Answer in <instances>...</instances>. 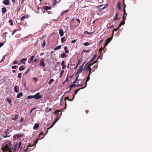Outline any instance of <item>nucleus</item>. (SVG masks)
I'll return each instance as SVG.
<instances>
[{
	"mask_svg": "<svg viewBox=\"0 0 152 152\" xmlns=\"http://www.w3.org/2000/svg\"><path fill=\"white\" fill-rule=\"evenodd\" d=\"M24 118H21L20 121V123H21L23 121Z\"/></svg>",
	"mask_w": 152,
	"mask_h": 152,
	"instance_id": "56",
	"label": "nucleus"
},
{
	"mask_svg": "<svg viewBox=\"0 0 152 152\" xmlns=\"http://www.w3.org/2000/svg\"><path fill=\"white\" fill-rule=\"evenodd\" d=\"M61 110H56L54 112L55 114H57V118H58L59 117V116L60 115V113L61 112Z\"/></svg>",
	"mask_w": 152,
	"mask_h": 152,
	"instance_id": "8",
	"label": "nucleus"
},
{
	"mask_svg": "<svg viewBox=\"0 0 152 152\" xmlns=\"http://www.w3.org/2000/svg\"><path fill=\"white\" fill-rule=\"evenodd\" d=\"M4 44V42H0V48L1 46L3 45Z\"/></svg>",
	"mask_w": 152,
	"mask_h": 152,
	"instance_id": "55",
	"label": "nucleus"
},
{
	"mask_svg": "<svg viewBox=\"0 0 152 152\" xmlns=\"http://www.w3.org/2000/svg\"><path fill=\"white\" fill-rule=\"evenodd\" d=\"M107 6L108 4H106L103 8H101L100 10L102 11L103 10L105 9L106 7Z\"/></svg>",
	"mask_w": 152,
	"mask_h": 152,
	"instance_id": "34",
	"label": "nucleus"
},
{
	"mask_svg": "<svg viewBox=\"0 0 152 152\" xmlns=\"http://www.w3.org/2000/svg\"><path fill=\"white\" fill-rule=\"evenodd\" d=\"M39 126V124L38 123H36L35 124L34 127H33V129H37Z\"/></svg>",
	"mask_w": 152,
	"mask_h": 152,
	"instance_id": "17",
	"label": "nucleus"
},
{
	"mask_svg": "<svg viewBox=\"0 0 152 152\" xmlns=\"http://www.w3.org/2000/svg\"><path fill=\"white\" fill-rule=\"evenodd\" d=\"M64 99H65V107H66V99H67L68 101H70V100L71 99H69V98L68 97V96H67V97H65L64 98Z\"/></svg>",
	"mask_w": 152,
	"mask_h": 152,
	"instance_id": "20",
	"label": "nucleus"
},
{
	"mask_svg": "<svg viewBox=\"0 0 152 152\" xmlns=\"http://www.w3.org/2000/svg\"><path fill=\"white\" fill-rule=\"evenodd\" d=\"M39 65L40 66H42L43 67H44L45 66V62L43 60H42V59H41L40 60Z\"/></svg>",
	"mask_w": 152,
	"mask_h": 152,
	"instance_id": "9",
	"label": "nucleus"
},
{
	"mask_svg": "<svg viewBox=\"0 0 152 152\" xmlns=\"http://www.w3.org/2000/svg\"><path fill=\"white\" fill-rule=\"evenodd\" d=\"M102 48H100L99 49V52H100V53H100L101 54H102Z\"/></svg>",
	"mask_w": 152,
	"mask_h": 152,
	"instance_id": "62",
	"label": "nucleus"
},
{
	"mask_svg": "<svg viewBox=\"0 0 152 152\" xmlns=\"http://www.w3.org/2000/svg\"><path fill=\"white\" fill-rule=\"evenodd\" d=\"M18 30H14L12 32V35H13L16 32H17V31H18Z\"/></svg>",
	"mask_w": 152,
	"mask_h": 152,
	"instance_id": "48",
	"label": "nucleus"
},
{
	"mask_svg": "<svg viewBox=\"0 0 152 152\" xmlns=\"http://www.w3.org/2000/svg\"><path fill=\"white\" fill-rule=\"evenodd\" d=\"M14 91L16 93H18L19 92V90L17 89V86H15L14 87Z\"/></svg>",
	"mask_w": 152,
	"mask_h": 152,
	"instance_id": "26",
	"label": "nucleus"
},
{
	"mask_svg": "<svg viewBox=\"0 0 152 152\" xmlns=\"http://www.w3.org/2000/svg\"><path fill=\"white\" fill-rule=\"evenodd\" d=\"M61 45H59L56 47L54 49V50H58L60 49L61 48Z\"/></svg>",
	"mask_w": 152,
	"mask_h": 152,
	"instance_id": "21",
	"label": "nucleus"
},
{
	"mask_svg": "<svg viewBox=\"0 0 152 152\" xmlns=\"http://www.w3.org/2000/svg\"><path fill=\"white\" fill-rule=\"evenodd\" d=\"M59 33L61 37L63 36L64 34V32L63 30L62 29L60 30L59 31Z\"/></svg>",
	"mask_w": 152,
	"mask_h": 152,
	"instance_id": "15",
	"label": "nucleus"
},
{
	"mask_svg": "<svg viewBox=\"0 0 152 152\" xmlns=\"http://www.w3.org/2000/svg\"><path fill=\"white\" fill-rule=\"evenodd\" d=\"M85 87H81V88H80V89H77L76 90H75V95H76V94H77L78 92V91H79L80 89H83Z\"/></svg>",
	"mask_w": 152,
	"mask_h": 152,
	"instance_id": "24",
	"label": "nucleus"
},
{
	"mask_svg": "<svg viewBox=\"0 0 152 152\" xmlns=\"http://www.w3.org/2000/svg\"><path fill=\"white\" fill-rule=\"evenodd\" d=\"M81 82H82V84H79L78 85H77V86H83V84L84 83V80L81 79Z\"/></svg>",
	"mask_w": 152,
	"mask_h": 152,
	"instance_id": "25",
	"label": "nucleus"
},
{
	"mask_svg": "<svg viewBox=\"0 0 152 152\" xmlns=\"http://www.w3.org/2000/svg\"><path fill=\"white\" fill-rule=\"evenodd\" d=\"M49 25L47 23H45L42 26V28H45L46 27L48 26Z\"/></svg>",
	"mask_w": 152,
	"mask_h": 152,
	"instance_id": "30",
	"label": "nucleus"
},
{
	"mask_svg": "<svg viewBox=\"0 0 152 152\" xmlns=\"http://www.w3.org/2000/svg\"><path fill=\"white\" fill-rule=\"evenodd\" d=\"M35 56H32L31 57V61H32L33 60V58H34Z\"/></svg>",
	"mask_w": 152,
	"mask_h": 152,
	"instance_id": "52",
	"label": "nucleus"
},
{
	"mask_svg": "<svg viewBox=\"0 0 152 152\" xmlns=\"http://www.w3.org/2000/svg\"><path fill=\"white\" fill-rule=\"evenodd\" d=\"M18 67V66L15 65V66H12V69H16Z\"/></svg>",
	"mask_w": 152,
	"mask_h": 152,
	"instance_id": "39",
	"label": "nucleus"
},
{
	"mask_svg": "<svg viewBox=\"0 0 152 152\" xmlns=\"http://www.w3.org/2000/svg\"><path fill=\"white\" fill-rule=\"evenodd\" d=\"M17 136L18 138H20L21 137L23 136V135L22 133H19L17 134Z\"/></svg>",
	"mask_w": 152,
	"mask_h": 152,
	"instance_id": "28",
	"label": "nucleus"
},
{
	"mask_svg": "<svg viewBox=\"0 0 152 152\" xmlns=\"http://www.w3.org/2000/svg\"><path fill=\"white\" fill-rule=\"evenodd\" d=\"M90 79V78L89 77H87V78L86 79V85H85V86H84V87L85 88L86 87V86H87V82L89 81V80Z\"/></svg>",
	"mask_w": 152,
	"mask_h": 152,
	"instance_id": "32",
	"label": "nucleus"
},
{
	"mask_svg": "<svg viewBox=\"0 0 152 152\" xmlns=\"http://www.w3.org/2000/svg\"><path fill=\"white\" fill-rule=\"evenodd\" d=\"M75 86H77V85L76 84H72L69 86L67 87V89L68 88H69V91H67L66 92V93H69L70 91H71L72 88V87H74Z\"/></svg>",
	"mask_w": 152,
	"mask_h": 152,
	"instance_id": "5",
	"label": "nucleus"
},
{
	"mask_svg": "<svg viewBox=\"0 0 152 152\" xmlns=\"http://www.w3.org/2000/svg\"><path fill=\"white\" fill-rule=\"evenodd\" d=\"M43 138V136L42 135V133H41L39 134L38 139L41 140Z\"/></svg>",
	"mask_w": 152,
	"mask_h": 152,
	"instance_id": "23",
	"label": "nucleus"
},
{
	"mask_svg": "<svg viewBox=\"0 0 152 152\" xmlns=\"http://www.w3.org/2000/svg\"><path fill=\"white\" fill-rule=\"evenodd\" d=\"M18 115H17L15 116V118H14L12 119V120L15 121L16 120V119H18Z\"/></svg>",
	"mask_w": 152,
	"mask_h": 152,
	"instance_id": "43",
	"label": "nucleus"
},
{
	"mask_svg": "<svg viewBox=\"0 0 152 152\" xmlns=\"http://www.w3.org/2000/svg\"><path fill=\"white\" fill-rule=\"evenodd\" d=\"M61 41L62 43H63V41H65V39L63 37H62L61 39Z\"/></svg>",
	"mask_w": 152,
	"mask_h": 152,
	"instance_id": "54",
	"label": "nucleus"
},
{
	"mask_svg": "<svg viewBox=\"0 0 152 152\" xmlns=\"http://www.w3.org/2000/svg\"><path fill=\"white\" fill-rule=\"evenodd\" d=\"M54 81V80L53 79H50L48 81V84L49 85L51 84L52 82H53Z\"/></svg>",
	"mask_w": 152,
	"mask_h": 152,
	"instance_id": "27",
	"label": "nucleus"
},
{
	"mask_svg": "<svg viewBox=\"0 0 152 152\" xmlns=\"http://www.w3.org/2000/svg\"><path fill=\"white\" fill-rule=\"evenodd\" d=\"M53 6H54L56 5V4L57 3V1L56 0H54L53 1Z\"/></svg>",
	"mask_w": 152,
	"mask_h": 152,
	"instance_id": "38",
	"label": "nucleus"
},
{
	"mask_svg": "<svg viewBox=\"0 0 152 152\" xmlns=\"http://www.w3.org/2000/svg\"><path fill=\"white\" fill-rule=\"evenodd\" d=\"M21 75L22 73H19L18 75V77L19 78H20L21 77Z\"/></svg>",
	"mask_w": 152,
	"mask_h": 152,
	"instance_id": "50",
	"label": "nucleus"
},
{
	"mask_svg": "<svg viewBox=\"0 0 152 152\" xmlns=\"http://www.w3.org/2000/svg\"><path fill=\"white\" fill-rule=\"evenodd\" d=\"M85 64V62H84L83 64L81 65L79 67V68L77 69V71L76 72V75H77V74H79L81 73L83 71V67L84 66V65Z\"/></svg>",
	"mask_w": 152,
	"mask_h": 152,
	"instance_id": "3",
	"label": "nucleus"
},
{
	"mask_svg": "<svg viewBox=\"0 0 152 152\" xmlns=\"http://www.w3.org/2000/svg\"><path fill=\"white\" fill-rule=\"evenodd\" d=\"M5 56H4L3 57L2 59L0 61V62H2L4 60V59H5Z\"/></svg>",
	"mask_w": 152,
	"mask_h": 152,
	"instance_id": "51",
	"label": "nucleus"
},
{
	"mask_svg": "<svg viewBox=\"0 0 152 152\" xmlns=\"http://www.w3.org/2000/svg\"><path fill=\"white\" fill-rule=\"evenodd\" d=\"M88 69L89 70V74H91V67H88V69H87L86 70V72L87 71Z\"/></svg>",
	"mask_w": 152,
	"mask_h": 152,
	"instance_id": "44",
	"label": "nucleus"
},
{
	"mask_svg": "<svg viewBox=\"0 0 152 152\" xmlns=\"http://www.w3.org/2000/svg\"><path fill=\"white\" fill-rule=\"evenodd\" d=\"M96 54H95L94 55V56L89 61V63H91L92 62H93L94 60L95 57H96Z\"/></svg>",
	"mask_w": 152,
	"mask_h": 152,
	"instance_id": "19",
	"label": "nucleus"
},
{
	"mask_svg": "<svg viewBox=\"0 0 152 152\" xmlns=\"http://www.w3.org/2000/svg\"><path fill=\"white\" fill-rule=\"evenodd\" d=\"M113 38H108L106 40V42L104 45V47H106L108 44L110 42V41L112 40Z\"/></svg>",
	"mask_w": 152,
	"mask_h": 152,
	"instance_id": "7",
	"label": "nucleus"
},
{
	"mask_svg": "<svg viewBox=\"0 0 152 152\" xmlns=\"http://www.w3.org/2000/svg\"><path fill=\"white\" fill-rule=\"evenodd\" d=\"M52 7H48L45 6L43 7V9L45 10H48L51 9Z\"/></svg>",
	"mask_w": 152,
	"mask_h": 152,
	"instance_id": "13",
	"label": "nucleus"
},
{
	"mask_svg": "<svg viewBox=\"0 0 152 152\" xmlns=\"http://www.w3.org/2000/svg\"><path fill=\"white\" fill-rule=\"evenodd\" d=\"M17 63L18 61L16 60H15L13 61V63L12 64H17Z\"/></svg>",
	"mask_w": 152,
	"mask_h": 152,
	"instance_id": "53",
	"label": "nucleus"
},
{
	"mask_svg": "<svg viewBox=\"0 0 152 152\" xmlns=\"http://www.w3.org/2000/svg\"><path fill=\"white\" fill-rule=\"evenodd\" d=\"M77 41V40H72L71 42V43H74L76 42Z\"/></svg>",
	"mask_w": 152,
	"mask_h": 152,
	"instance_id": "60",
	"label": "nucleus"
},
{
	"mask_svg": "<svg viewBox=\"0 0 152 152\" xmlns=\"http://www.w3.org/2000/svg\"><path fill=\"white\" fill-rule=\"evenodd\" d=\"M66 56V54L64 53L63 54H61V57L62 58H65Z\"/></svg>",
	"mask_w": 152,
	"mask_h": 152,
	"instance_id": "22",
	"label": "nucleus"
},
{
	"mask_svg": "<svg viewBox=\"0 0 152 152\" xmlns=\"http://www.w3.org/2000/svg\"><path fill=\"white\" fill-rule=\"evenodd\" d=\"M3 3L6 5H8L10 4L9 0H4L3 1Z\"/></svg>",
	"mask_w": 152,
	"mask_h": 152,
	"instance_id": "10",
	"label": "nucleus"
},
{
	"mask_svg": "<svg viewBox=\"0 0 152 152\" xmlns=\"http://www.w3.org/2000/svg\"><path fill=\"white\" fill-rule=\"evenodd\" d=\"M69 11V10H65L63 11L61 14V16H62L63 15H64L65 13L68 12Z\"/></svg>",
	"mask_w": 152,
	"mask_h": 152,
	"instance_id": "18",
	"label": "nucleus"
},
{
	"mask_svg": "<svg viewBox=\"0 0 152 152\" xmlns=\"http://www.w3.org/2000/svg\"><path fill=\"white\" fill-rule=\"evenodd\" d=\"M23 95V94L22 92L19 93L16 96L17 98H19Z\"/></svg>",
	"mask_w": 152,
	"mask_h": 152,
	"instance_id": "16",
	"label": "nucleus"
},
{
	"mask_svg": "<svg viewBox=\"0 0 152 152\" xmlns=\"http://www.w3.org/2000/svg\"><path fill=\"white\" fill-rule=\"evenodd\" d=\"M7 102L9 103L10 104L12 102V101L11 99H9V98H7Z\"/></svg>",
	"mask_w": 152,
	"mask_h": 152,
	"instance_id": "36",
	"label": "nucleus"
},
{
	"mask_svg": "<svg viewBox=\"0 0 152 152\" xmlns=\"http://www.w3.org/2000/svg\"><path fill=\"white\" fill-rule=\"evenodd\" d=\"M118 8L120 10H121V5H120V3L119 2H118Z\"/></svg>",
	"mask_w": 152,
	"mask_h": 152,
	"instance_id": "49",
	"label": "nucleus"
},
{
	"mask_svg": "<svg viewBox=\"0 0 152 152\" xmlns=\"http://www.w3.org/2000/svg\"><path fill=\"white\" fill-rule=\"evenodd\" d=\"M9 23H11L10 25L11 26L13 25V23L12 20V19L10 20H9Z\"/></svg>",
	"mask_w": 152,
	"mask_h": 152,
	"instance_id": "42",
	"label": "nucleus"
},
{
	"mask_svg": "<svg viewBox=\"0 0 152 152\" xmlns=\"http://www.w3.org/2000/svg\"><path fill=\"white\" fill-rule=\"evenodd\" d=\"M32 98H34V95L33 96L29 95V96H28L27 99H31Z\"/></svg>",
	"mask_w": 152,
	"mask_h": 152,
	"instance_id": "35",
	"label": "nucleus"
},
{
	"mask_svg": "<svg viewBox=\"0 0 152 152\" xmlns=\"http://www.w3.org/2000/svg\"><path fill=\"white\" fill-rule=\"evenodd\" d=\"M125 23H124V22H123V23H122V22H121V23H120V24L119 25L118 28H119L122 25H123Z\"/></svg>",
	"mask_w": 152,
	"mask_h": 152,
	"instance_id": "47",
	"label": "nucleus"
},
{
	"mask_svg": "<svg viewBox=\"0 0 152 152\" xmlns=\"http://www.w3.org/2000/svg\"><path fill=\"white\" fill-rule=\"evenodd\" d=\"M27 60V59L26 58H22L20 60V62H23V61H26Z\"/></svg>",
	"mask_w": 152,
	"mask_h": 152,
	"instance_id": "37",
	"label": "nucleus"
},
{
	"mask_svg": "<svg viewBox=\"0 0 152 152\" xmlns=\"http://www.w3.org/2000/svg\"><path fill=\"white\" fill-rule=\"evenodd\" d=\"M38 140H36L34 142V143L33 144L31 145V144H30L28 146V149H29L31 150H33L35 148V147L31 149L30 148L32 147L33 146H34L36 145V144L38 142Z\"/></svg>",
	"mask_w": 152,
	"mask_h": 152,
	"instance_id": "2",
	"label": "nucleus"
},
{
	"mask_svg": "<svg viewBox=\"0 0 152 152\" xmlns=\"http://www.w3.org/2000/svg\"><path fill=\"white\" fill-rule=\"evenodd\" d=\"M78 77H79V76H78L77 77H76V79H75V80L76 81H77V80H78V81H80V80L81 81V80H78Z\"/></svg>",
	"mask_w": 152,
	"mask_h": 152,
	"instance_id": "58",
	"label": "nucleus"
},
{
	"mask_svg": "<svg viewBox=\"0 0 152 152\" xmlns=\"http://www.w3.org/2000/svg\"><path fill=\"white\" fill-rule=\"evenodd\" d=\"M6 136H3V137L4 138H6V137H9L10 136V135H7V133H8V132L7 131L6 132Z\"/></svg>",
	"mask_w": 152,
	"mask_h": 152,
	"instance_id": "40",
	"label": "nucleus"
},
{
	"mask_svg": "<svg viewBox=\"0 0 152 152\" xmlns=\"http://www.w3.org/2000/svg\"><path fill=\"white\" fill-rule=\"evenodd\" d=\"M118 29H119V28H117L114 29L113 30V31H117V30H118Z\"/></svg>",
	"mask_w": 152,
	"mask_h": 152,
	"instance_id": "57",
	"label": "nucleus"
},
{
	"mask_svg": "<svg viewBox=\"0 0 152 152\" xmlns=\"http://www.w3.org/2000/svg\"><path fill=\"white\" fill-rule=\"evenodd\" d=\"M64 70H62V71H61V72L60 73V76L59 77V78H60L62 77V74L64 73Z\"/></svg>",
	"mask_w": 152,
	"mask_h": 152,
	"instance_id": "33",
	"label": "nucleus"
},
{
	"mask_svg": "<svg viewBox=\"0 0 152 152\" xmlns=\"http://www.w3.org/2000/svg\"><path fill=\"white\" fill-rule=\"evenodd\" d=\"M124 15H123V20L124 21V23H125L124 20H126V18L125 17V15H126V17L127 15V13L126 12V10H124Z\"/></svg>",
	"mask_w": 152,
	"mask_h": 152,
	"instance_id": "11",
	"label": "nucleus"
},
{
	"mask_svg": "<svg viewBox=\"0 0 152 152\" xmlns=\"http://www.w3.org/2000/svg\"><path fill=\"white\" fill-rule=\"evenodd\" d=\"M25 69V68L23 67V66H20L19 68V70L20 71H22L24 70Z\"/></svg>",
	"mask_w": 152,
	"mask_h": 152,
	"instance_id": "31",
	"label": "nucleus"
},
{
	"mask_svg": "<svg viewBox=\"0 0 152 152\" xmlns=\"http://www.w3.org/2000/svg\"><path fill=\"white\" fill-rule=\"evenodd\" d=\"M5 147L7 149V151L10 150L11 149H12L14 151H16L17 146L14 145L13 146V145L11 144L10 142H7L5 145Z\"/></svg>",
	"mask_w": 152,
	"mask_h": 152,
	"instance_id": "1",
	"label": "nucleus"
},
{
	"mask_svg": "<svg viewBox=\"0 0 152 152\" xmlns=\"http://www.w3.org/2000/svg\"><path fill=\"white\" fill-rule=\"evenodd\" d=\"M26 18V16L24 15L20 19V20L22 21L23 20Z\"/></svg>",
	"mask_w": 152,
	"mask_h": 152,
	"instance_id": "41",
	"label": "nucleus"
},
{
	"mask_svg": "<svg viewBox=\"0 0 152 152\" xmlns=\"http://www.w3.org/2000/svg\"><path fill=\"white\" fill-rule=\"evenodd\" d=\"M89 45V43L88 42H86L84 43V45L86 46H88Z\"/></svg>",
	"mask_w": 152,
	"mask_h": 152,
	"instance_id": "46",
	"label": "nucleus"
},
{
	"mask_svg": "<svg viewBox=\"0 0 152 152\" xmlns=\"http://www.w3.org/2000/svg\"><path fill=\"white\" fill-rule=\"evenodd\" d=\"M7 11L5 7H4L1 9V12L2 15H4Z\"/></svg>",
	"mask_w": 152,
	"mask_h": 152,
	"instance_id": "12",
	"label": "nucleus"
},
{
	"mask_svg": "<svg viewBox=\"0 0 152 152\" xmlns=\"http://www.w3.org/2000/svg\"><path fill=\"white\" fill-rule=\"evenodd\" d=\"M75 94H74L73 95V96L72 99H71V100H70V101H72L74 100V99L75 97Z\"/></svg>",
	"mask_w": 152,
	"mask_h": 152,
	"instance_id": "59",
	"label": "nucleus"
},
{
	"mask_svg": "<svg viewBox=\"0 0 152 152\" xmlns=\"http://www.w3.org/2000/svg\"><path fill=\"white\" fill-rule=\"evenodd\" d=\"M67 48L66 46H65L64 47V50L65 51V52L66 53H69V51L68 50H67Z\"/></svg>",
	"mask_w": 152,
	"mask_h": 152,
	"instance_id": "29",
	"label": "nucleus"
},
{
	"mask_svg": "<svg viewBox=\"0 0 152 152\" xmlns=\"http://www.w3.org/2000/svg\"><path fill=\"white\" fill-rule=\"evenodd\" d=\"M119 19V18H118L117 17H115V18H114V20H118Z\"/></svg>",
	"mask_w": 152,
	"mask_h": 152,
	"instance_id": "61",
	"label": "nucleus"
},
{
	"mask_svg": "<svg viewBox=\"0 0 152 152\" xmlns=\"http://www.w3.org/2000/svg\"><path fill=\"white\" fill-rule=\"evenodd\" d=\"M45 44H46L45 41V40L43 42L42 44V47H44L45 46Z\"/></svg>",
	"mask_w": 152,
	"mask_h": 152,
	"instance_id": "45",
	"label": "nucleus"
},
{
	"mask_svg": "<svg viewBox=\"0 0 152 152\" xmlns=\"http://www.w3.org/2000/svg\"><path fill=\"white\" fill-rule=\"evenodd\" d=\"M66 67V65H63V66L62 67V69H64Z\"/></svg>",
	"mask_w": 152,
	"mask_h": 152,
	"instance_id": "64",
	"label": "nucleus"
},
{
	"mask_svg": "<svg viewBox=\"0 0 152 152\" xmlns=\"http://www.w3.org/2000/svg\"><path fill=\"white\" fill-rule=\"evenodd\" d=\"M62 112H61L60 113V115L59 116V117L58 118H56V120L54 121L53 124L52 125V126H51L49 128H48V129H49L50 128L52 127L54 125V124L56 123V122L57 121L59 120V119L60 118L61 116L62 115Z\"/></svg>",
	"mask_w": 152,
	"mask_h": 152,
	"instance_id": "6",
	"label": "nucleus"
},
{
	"mask_svg": "<svg viewBox=\"0 0 152 152\" xmlns=\"http://www.w3.org/2000/svg\"><path fill=\"white\" fill-rule=\"evenodd\" d=\"M21 145V142H19V143H18V145H17V143L15 145H14L17 146V148H16V150L18 148V149H19L20 148Z\"/></svg>",
	"mask_w": 152,
	"mask_h": 152,
	"instance_id": "14",
	"label": "nucleus"
},
{
	"mask_svg": "<svg viewBox=\"0 0 152 152\" xmlns=\"http://www.w3.org/2000/svg\"><path fill=\"white\" fill-rule=\"evenodd\" d=\"M102 48H100L99 49V52H100V53H100L101 54H102Z\"/></svg>",
	"mask_w": 152,
	"mask_h": 152,
	"instance_id": "63",
	"label": "nucleus"
},
{
	"mask_svg": "<svg viewBox=\"0 0 152 152\" xmlns=\"http://www.w3.org/2000/svg\"><path fill=\"white\" fill-rule=\"evenodd\" d=\"M34 98L38 100L42 98V95L39 93H37L34 95Z\"/></svg>",
	"mask_w": 152,
	"mask_h": 152,
	"instance_id": "4",
	"label": "nucleus"
}]
</instances>
